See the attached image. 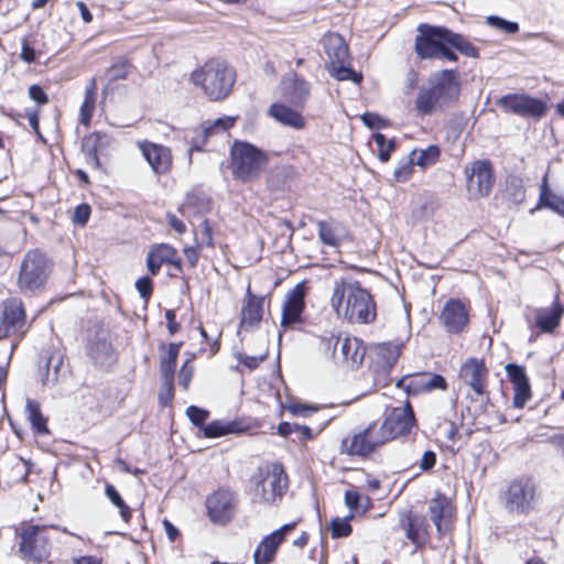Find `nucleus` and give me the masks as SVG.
Here are the masks:
<instances>
[{"mask_svg": "<svg viewBox=\"0 0 564 564\" xmlns=\"http://www.w3.org/2000/svg\"><path fill=\"white\" fill-rule=\"evenodd\" d=\"M419 61H458L457 52L469 58H479V48L462 33L442 25L420 23L413 45Z\"/></svg>", "mask_w": 564, "mask_h": 564, "instance_id": "1", "label": "nucleus"}, {"mask_svg": "<svg viewBox=\"0 0 564 564\" xmlns=\"http://www.w3.org/2000/svg\"><path fill=\"white\" fill-rule=\"evenodd\" d=\"M330 305L336 314L350 324L368 325L377 319V303L371 292L358 280H335Z\"/></svg>", "mask_w": 564, "mask_h": 564, "instance_id": "2", "label": "nucleus"}, {"mask_svg": "<svg viewBox=\"0 0 564 564\" xmlns=\"http://www.w3.org/2000/svg\"><path fill=\"white\" fill-rule=\"evenodd\" d=\"M63 532L76 538L67 528L56 524L36 523L34 520L22 521L14 529L18 554L21 560L31 564L51 563L53 549L57 542L56 532Z\"/></svg>", "mask_w": 564, "mask_h": 564, "instance_id": "3", "label": "nucleus"}, {"mask_svg": "<svg viewBox=\"0 0 564 564\" xmlns=\"http://www.w3.org/2000/svg\"><path fill=\"white\" fill-rule=\"evenodd\" d=\"M189 82L212 102L227 99L237 82L236 69L225 59L212 57L195 68Z\"/></svg>", "mask_w": 564, "mask_h": 564, "instance_id": "4", "label": "nucleus"}, {"mask_svg": "<svg viewBox=\"0 0 564 564\" xmlns=\"http://www.w3.org/2000/svg\"><path fill=\"white\" fill-rule=\"evenodd\" d=\"M256 501L265 506H278L286 495L290 478L282 462H263L250 477Z\"/></svg>", "mask_w": 564, "mask_h": 564, "instance_id": "5", "label": "nucleus"}, {"mask_svg": "<svg viewBox=\"0 0 564 564\" xmlns=\"http://www.w3.org/2000/svg\"><path fill=\"white\" fill-rule=\"evenodd\" d=\"M270 162L269 154L257 145L235 140L229 149L228 170L235 181L252 183L258 181Z\"/></svg>", "mask_w": 564, "mask_h": 564, "instance_id": "6", "label": "nucleus"}, {"mask_svg": "<svg viewBox=\"0 0 564 564\" xmlns=\"http://www.w3.org/2000/svg\"><path fill=\"white\" fill-rule=\"evenodd\" d=\"M54 262L45 251L35 248L23 256L17 276V288L23 295L42 292L53 272Z\"/></svg>", "mask_w": 564, "mask_h": 564, "instance_id": "7", "label": "nucleus"}, {"mask_svg": "<svg viewBox=\"0 0 564 564\" xmlns=\"http://www.w3.org/2000/svg\"><path fill=\"white\" fill-rule=\"evenodd\" d=\"M378 421H372L364 427H358L346 434L339 444V453L361 460L371 459L384 446Z\"/></svg>", "mask_w": 564, "mask_h": 564, "instance_id": "8", "label": "nucleus"}, {"mask_svg": "<svg viewBox=\"0 0 564 564\" xmlns=\"http://www.w3.org/2000/svg\"><path fill=\"white\" fill-rule=\"evenodd\" d=\"M323 47L328 58L326 68L332 77L337 80H351L355 84L362 82V74L352 69L350 53L345 39L336 32H328L324 35Z\"/></svg>", "mask_w": 564, "mask_h": 564, "instance_id": "9", "label": "nucleus"}, {"mask_svg": "<svg viewBox=\"0 0 564 564\" xmlns=\"http://www.w3.org/2000/svg\"><path fill=\"white\" fill-rule=\"evenodd\" d=\"M403 343L384 341L371 346L369 351V370L373 384L386 388L391 384V371L402 355Z\"/></svg>", "mask_w": 564, "mask_h": 564, "instance_id": "10", "label": "nucleus"}, {"mask_svg": "<svg viewBox=\"0 0 564 564\" xmlns=\"http://www.w3.org/2000/svg\"><path fill=\"white\" fill-rule=\"evenodd\" d=\"M378 427L386 445L393 441H406L417 429V420L411 402L406 400L402 406H394L387 411L382 422H378Z\"/></svg>", "mask_w": 564, "mask_h": 564, "instance_id": "11", "label": "nucleus"}, {"mask_svg": "<svg viewBox=\"0 0 564 564\" xmlns=\"http://www.w3.org/2000/svg\"><path fill=\"white\" fill-rule=\"evenodd\" d=\"M427 514L435 527L438 539L453 534L457 518L456 497L447 496L441 490H435L427 501Z\"/></svg>", "mask_w": 564, "mask_h": 564, "instance_id": "12", "label": "nucleus"}, {"mask_svg": "<svg viewBox=\"0 0 564 564\" xmlns=\"http://www.w3.org/2000/svg\"><path fill=\"white\" fill-rule=\"evenodd\" d=\"M471 302L467 297H449L437 316L438 324L451 336H460L470 325Z\"/></svg>", "mask_w": 564, "mask_h": 564, "instance_id": "13", "label": "nucleus"}, {"mask_svg": "<svg viewBox=\"0 0 564 564\" xmlns=\"http://www.w3.org/2000/svg\"><path fill=\"white\" fill-rule=\"evenodd\" d=\"M29 330L26 310L20 297H8L0 302V339L14 337L20 341Z\"/></svg>", "mask_w": 564, "mask_h": 564, "instance_id": "14", "label": "nucleus"}, {"mask_svg": "<svg viewBox=\"0 0 564 564\" xmlns=\"http://www.w3.org/2000/svg\"><path fill=\"white\" fill-rule=\"evenodd\" d=\"M205 507L207 517L214 524L227 525L237 512V494L229 488L220 487L206 497Z\"/></svg>", "mask_w": 564, "mask_h": 564, "instance_id": "15", "label": "nucleus"}, {"mask_svg": "<svg viewBox=\"0 0 564 564\" xmlns=\"http://www.w3.org/2000/svg\"><path fill=\"white\" fill-rule=\"evenodd\" d=\"M496 104L506 113L535 120L541 119L547 111L544 100L529 94H507L498 98Z\"/></svg>", "mask_w": 564, "mask_h": 564, "instance_id": "16", "label": "nucleus"}, {"mask_svg": "<svg viewBox=\"0 0 564 564\" xmlns=\"http://www.w3.org/2000/svg\"><path fill=\"white\" fill-rule=\"evenodd\" d=\"M310 281L303 280L289 290L284 296L281 308L280 326L286 330L304 322L303 314L306 308V296L310 292Z\"/></svg>", "mask_w": 564, "mask_h": 564, "instance_id": "17", "label": "nucleus"}, {"mask_svg": "<svg viewBox=\"0 0 564 564\" xmlns=\"http://www.w3.org/2000/svg\"><path fill=\"white\" fill-rule=\"evenodd\" d=\"M536 485L532 476L522 475L514 478L506 490V507L510 511L527 514L533 509Z\"/></svg>", "mask_w": 564, "mask_h": 564, "instance_id": "18", "label": "nucleus"}, {"mask_svg": "<svg viewBox=\"0 0 564 564\" xmlns=\"http://www.w3.org/2000/svg\"><path fill=\"white\" fill-rule=\"evenodd\" d=\"M398 527L416 550H424L431 540V527L427 518L411 509L401 510L398 514Z\"/></svg>", "mask_w": 564, "mask_h": 564, "instance_id": "19", "label": "nucleus"}, {"mask_svg": "<svg viewBox=\"0 0 564 564\" xmlns=\"http://www.w3.org/2000/svg\"><path fill=\"white\" fill-rule=\"evenodd\" d=\"M395 387L403 390L408 395H419L434 390L446 391L448 384L440 373L420 371L401 377L397 380Z\"/></svg>", "mask_w": 564, "mask_h": 564, "instance_id": "20", "label": "nucleus"}, {"mask_svg": "<svg viewBox=\"0 0 564 564\" xmlns=\"http://www.w3.org/2000/svg\"><path fill=\"white\" fill-rule=\"evenodd\" d=\"M467 191L474 197H487L495 183L494 166L489 160H476L465 167Z\"/></svg>", "mask_w": 564, "mask_h": 564, "instance_id": "21", "label": "nucleus"}, {"mask_svg": "<svg viewBox=\"0 0 564 564\" xmlns=\"http://www.w3.org/2000/svg\"><path fill=\"white\" fill-rule=\"evenodd\" d=\"M137 147L154 174L167 175L172 172L174 158L171 148L150 140H140Z\"/></svg>", "mask_w": 564, "mask_h": 564, "instance_id": "22", "label": "nucleus"}, {"mask_svg": "<svg viewBox=\"0 0 564 564\" xmlns=\"http://www.w3.org/2000/svg\"><path fill=\"white\" fill-rule=\"evenodd\" d=\"M270 303V296L254 294L248 284L240 310V329L249 330L258 327L263 319L265 306L269 308Z\"/></svg>", "mask_w": 564, "mask_h": 564, "instance_id": "23", "label": "nucleus"}, {"mask_svg": "<svg viewBox=\"0 0 564 564\" xmlns=\"http://www.w3.org/2000/svg\"><path fill=\"white\" fill-rule=\"evenodd\" d=\"M301 520H296L283 524L278 530L265 535L253 552L254 564H271L276 556L280 545L284 542L285 536L291 533Z\"/></svg>", "mask_w": 564, "mask_h": 564, "instance_id": "24", "label": "nucleus"}, {"mask_svg": "<svg viewBox=\"0 0 564 564\" xmlns=\"http://www.w3.org/2000/svg\"><path fill=\"white\" fill-rule=\"evenodd\" d=\"M458 376L476 395L481 397L487 393L489 369L482 358L466 359L460 366Z\"/></svg>", "mask_w": 564, "mask_h": 564, "instance_id": "25", "label": "nucleus"}, {"mask_svg": "<svg viewBox=\"0 0 564 564\" xmlns=\"http://www.w3.org/2000/svg\"><path fill=\"white\" fill-rule=\"evenodd\" d=\"M430 83V87L446 107L458 100L462 87L457 69H442L433 75Z\"/></svg>", "mask_w": 564, "mask_h": 564, "instance_id": "26", "label": "nucleus"}, {"mask_svg": "<svg viewBox=\"0 0 564 564\" xmlns=\"http://www.w3.org/2000/svg\"><path fill=\"white\" fill-rule=\"evenodd\" d=\"M505 370L513 391L512 406L523 409L533 397L525 368L521 365L510 362L505 366Z\"/></svg>", "mask_w": 564, "mask_h": 564, "instance_id": "27", "label": "nucleus"}, {"mask_svg": "<svg viewBox=\"0 0 564 564\" xmlns=\"http://www.w3.org/2000/svg\"><path fill=\"white\" fill-rule=\"evenodd\" d=\"M112 142L111 135L106 131L95 130L85 134L80 142V150L85 161L93 169H101L100 155L106 152Z\"/></svg>", "mask_w": 564, "mask_h": 564, "instance_id": "28", "label": "nucleus"}, {"mask_svg": "<svg viewBox=\"0 0 564 564\" xmlns=\"http://www.w3.org/2000/svg\"><path fill=\"white\" fill-rule=\"evenodd\" d=\"M317 237L322 245L339 248L343 242L350 239L347 226L334 217L315 221Z\"/></svg>", "mask_w": 564, "mask_h": 564, "instance_id": "29", "label": "nucleus"}, {"mask_svg": "<svg viewBox=\"0 0 564 564\" xmlns=\"http://www.w3.org/2000/svg\"><path fill=\"white\" fill-rule=\"evenodd\" d=\"M563 315L564 306L556 297L550 307L536 310L534 322L530 324V328L538 329L540 333H553L560 326Z\"/></svg>", "mask_w": 564, "mask_h": 564, "instance_id": "30", "label": "nucleus"}, {"mask_svg": "<svg viewBox=\"0 0 564 564\" xmlns=\"http://www.w3.org/2000/svg\"><path fill=\"white\" fill-rule=\"evenodd\" d=\"M550 171L547 170L542 176L539 185V198L536 205L530 209V214L546 208L564 217V195L554 193L550 186Z\"/></svg>", "mask_w": 564, "mask_h": 564, "instance_id": "31", "label": "nucleus"}, {"mask_svg": "<svg viewBox=\"0 0 564 564\" xmlns=\"http://www.w3.org/2000/svg\"><path fill=\"white\" fill-rule=\"evenodd\" d=\"M268 116L284 127L295 130L304 129L306 120L299 108L284 102H273L268 109Z\"/></svg>", "mask_w": 564, "mask_h": 564, "instance_id": "32", "label": "nucleus"}, {"mask_svg": "<svg viewBox=\"0 0 564 564\" xmlns=\"http://www.w3.org/2000/svg\"><path fill=\"white\" fill-rule=\"evenodd\" d=\"M282 96L293 107L303 110L311 94V85L303 77L293 74L284 84Z\"/></svg>", "mask_w": 564, "mask_h": 564, "instance_id": "33", "label": "nucleus"}, {"mask_svg": "<svg viewBox=\"0 0 564 564\" xmlns=\"http://www.w3.org/2000/svg\"><path fill=\"white\" fill-rule=\"evenodd\" d=\"M249 429L250 425L241 417L231 421L214 420L207 423L198 435L204 438H217L229 434H241Z\"/></svg>", "mask_w": 564, "mask_h": 564, "instance_id": "34", "label": "nucleus"}, {"mask_svg": "<svg viewBox=\"0 0 564 564\" xmlns=\"http://www.w3.org/2000/svg\"><path fill=\"white\" fill-rule=\"evenodd\" d=\"M343 361L350 368L357 369L362 365L367 354V347L364 340L347 336L343 339L340 346Z\"/></svg>", "mask_w": 564, "mask_h": 564, "instance_id": "35", "label": "nucleus"}, {"mask_svg": "<svg viewBox=\"0 0 564 564\" xmlns=\"http://www.w3.org/2000/svg\"><path fill=\"white\" fill-rule=\"evenodd\" d=\"M98 85L95 77L90 78L85 87L84 100L79 108V123L85 128L91 126L97 106Z\"/></svg>", "mask_w": 564, "mask_h": 564, "instance_id": "36", "label": "nucleus"}, {"mask_svg": "<svg viewBox=\"0 0 564 564\" xmlns=\"http://www.w3.org/2000/svg\"><path fill=\"white\" fill-rule=\"evenodd\" d=\"M445 108L446 105L438 98L430 86L421 88L414 100V109L417 115L422 117L430 116Z\"/></svg>", "mask_w": 564, "mask_h": 564, "instance_id": "37", "label": "nucleus"}, {"mask_svg": "<svg viewBox=\"0 0 564 564\" xmlns=\"http://www.w3.org/2000/svg\"><path fill=\"white\" fill-rule=\"evenodd\" d=\"M175 247L169 243H156L153 245L147 254V269L151 276H156L162 265L166 264L173 254Z\"/></svg>", "mask_w": 564, "mask_h": 564, "instance_id": "38", "label": "nucleus"}, {"mask_svg": "<svg viewBox=\"0 0 564 564\" xmlns=\"http://www.w3.org/2000/svg\"><path fill=\"white\" fill-rule=\"evenodd\" d=\"M25 412L34 434L46 435L50 433L47 417L42 413L41 404L36 400L28 399Z\"/></svg>", "mask_w": 564, "mask_h": 564, "instance_id": "39", "label": "nucleus"}, {"mask_svg": "<svg viewBox=\"0 0 564 564\" xmlns=\"http://www.w3.org/2000/svg\"><path fill=\"white\" fill-rule=\"evenodd\" d=\"M210 209V198L204 193L192 191L186 194L184 202L178 206L177 210L182 216L192 212L194 214H203Z\"/></svg>", "mask_w": 564, "mask_h": 564, "instance_id": "40", "label": "nucleus"}, {"mask_svg": "<svg viewBox=\"0 0 564 564\" xmlns=\"http://www.w3.org/2000/svg\"><path fill=\"white\" fill-rule=\"evenodd\" d=\"M216 235L217 225L210 219L205 218L194 230V241L204 249H214L216 246Z\"/></svg>", "mask_w": 564, "mask_h": 564, "instance_id": "41", "label": "nucleus"}, {"mask_svg": "<svg viewBox=\"0 0 564 564\" xmlns=\"http://www.w3.org/2000/svg\"><path fill=\"white\" fill-rule=\"evenodd\" d=\"M182 346L183 341L169 344L166 355L160 359V372L162 378H174Z\"/></svg>", "mask_w": 564, "mask_h": 564, "instance_id": "42", "label": "nucleus"}, {"mask_svg": "<svg viewBox=\"0 0 564 564\" xmlns=\"http://www.w3.org/2000/svg\"><path fill=\"white\" fill-rule=\"evenodd\" d=\"M412 152H415L414 163L422 170L436 164L442 153L437 144H431L426 149H414Z\"/></svg>", "mask_w": 564, "mask_h": 564, "instance_id": "43", "label": "nucleus"}, {"mask_svg": "<svg viewBox=\"0 0 564 564\" xmlns=\"http://www.w3.org/2000/svg\"><path fill=\"white\" fill-rule=\"evenodd\" d=\"M105 495L111 501V503L118 508L122 521L129 523L132 519V510L126 503L116 487L107 482L105 486Z\"/></svg>", "mask_w": 564, "mask_h": 564, "instance_id": "44", "label": "nucleus"}, {"mask_svg": "<svg viewBox=\"0 0 564 564\" xmlns=\"http://www.w3.org/2000/svg\"><path fill=\"white\" fill-rule=\"evenodd\" d=\"M135 69L134 65L127 57H119L112 62L107 69V75L110 82L127 79L128 76Z\"/></svg>", "mask_w": 564, "mask_h": 564, "instance_id": "45", "label": "nucleus"}, {"mask_svg": "<svg viewBox=\"0 0 564 564\" xmlns=\"http://www.w3.org/2000/svg\"><path fill=\"white\" fill-rule=\"evenodd\" d=\"M345 503L349 510L355 512H367L371 508V499L368 496L360 495L355 489L345 492Z\"/></svg>", "mask_w": 564, "mask_h": 564, "instance_id": "46", "label": "nucleus"}, {"mask_svg": "<svg viewBox=\"0 0 564 564\" xmlns=\"http://www.w3.org/2000/svg\"><path fill=\"white\" fill-rule=\"evenodd\" d=\"M415 152H410L409 156L401 160L393 172V180L397 183L408 182L414 174Z\"/></svg>", "mask_w": 564, "mask_h": 564, "instance_id": "47", "label": "nucleus"}, {"mask_svg": "<svg viewBox=\"0 0 564 564\" xmlns=\"http://www.w3.org/2000/svg\"><path fill=\"white\" fill-rule=\"evenodd\" d=\"M372 139L377 145L378 159L383 163L388 162L391 153L397 149V142L393 139L387 140L386 135L380 132H376Z\"/></svg>", "mask_w": 564, "mask_h": 564, "instance_id": "48", "label": "nucleus"}, {"mask_svg": "<svg viewBox=\"0 0 564 564\" xmlns=\"http://www.w3.org/2000/svg\"><path fill=\"white\" fill-rule=\"evenodd\" d=\"M186 415L191 423L198 429L199 433L206 426V421L210 416V412L206 409L199 408L197 405H189L186 409Z\"/></svg>", "mask_w": 564, "mask_h": 564, "instance_id": "49", "label": "nucleus"}, {"mask_svg": "<svg viewBox=\"0 0 564 564\" xmlns=\"http://www.w3.org/2000/svg\"><path fill=\"white\" fill-rule=\"evenodd\" d=\"M237 360L239 361V365L235 367V370L242 372L241 366L246 368L248 371H253L258 369L262 361H264L268 357L267 354L260 355V356H249L243 352H237L235 355Z\"/></svg>", "mask_w": 564, "mask_h": 564, "instance_id": "50", "label": "nucleus"}, {"mask_svg": "<svg viewBox=\"0 0 564 564\" xmlns=\"http://www.w3.org/2000/svg\"><path fill=\"white\" fill-rule=\"evenodd\" d=\"M158 401L162 408L171 406L175 395L174 378H162Z\"/></svg>", "mask_w": 564, "mask_h": 564, "instance_id": "51", "label": "nucleus"}, {"mask_svg": "<svg viewBox=\"0 0 564 564\" xmlns=\"http://www.w3.org/2000/svg\"><path fill=\"white\" fill-rule=\"evenodd\" d=\"M198 329L203 338L198 350L199 354H206L208 357L215 356L220 348L219 339L212 338L202 325L198 327Z\"/></svg>", "mask_w": 564, "mask_h": 564, "instance_id": "52", "label": "nucleus"}, {"mask_svg": "<svg viewBox=\"0 0 564 564\" xmlns=\"http://www.w3.org/2000/svg\"><path fill=\"white\" fill-rule=\"evenodd\" d=\"M352 527L349 518H335L330 521V535L333 539L347 538L351 534Z\"/></svg>", "mask_w": 564, "mask_h": 564, "instance_id": "53", "label": "nucleus"}, {"mask_svg": "<svg viewBox=\"0 0 564 564\" xmlns=\"http://www.w3.org/2000/svg\"><path fill=\"white\" fill-rule=\"evenodd\" d=\"M35 42L36 40L33 34L26 35L21 40L20 58L28 64L36 62L37 55L34 48Z\"/></svg>", "mask_w": 564, "mask_h": 564, "instance_id": "54", "label": "nucleus"}, {"mask_svg": "<svg viewBox=\"0 0 564 564\" xmlns=\"http://www.w3.org/2000/svg\"><path fill=\"white\" fill-rule=\"evenodd\" d=\"M167 265L171 268V271L169 272L171 278H181L186 285L188 284V276H186L184 272L185 264L178 257V251L176 248H174L173 254L171 256Z\"/></svg>", "mask_w": 564, "mask_h": 564, "instance_id": "55", "label": "nucleus"}, {"mask_svg": "<svg viewBox=\"0 0 564 564\" xmlns=\"http://www.w3.org/2000/svg\"><path fill=\"white\" fill-rule=\"evenodd\" d=\"M29 98L35 104L33 108H39L42 111V107L50 102V97L45 89L39 84H32L28 89Z\"/></svg>", "mask_w": 564, "mask_h": 564, "instance_id": "56", "label": "nucleus"}, {"mask_svg": "<svg viewBox=\"0 0 564 564\" xmlns=\"http://www.w3.org/2000/svg\"><path fill=\"white\" fill-rule=\"evenodd\" d=\"M134 286L140 297L144 301L145 304H148L154 291V283L152 279L148 275L141 276L135 281Z\"/></svg>", "mask_w": 564, "mask_h": 564, "instance_id": "57", "label": "nucleus"}, {"mask_svg": "<svg viewBox=\"0 0 564 564\" xmlns=\"http://www.w3.org/2000/svg\"><path fill=\"white\" fill-rule=\"evenodd\" d=\"M203 250L204 248L199 247L197 243L193 246L186 245L183 247L182 252L185 257V264L188 269H195L197 267Z\"/></svg>", "mask_w": 564, "mask_h": 564, "instance_id": "58", "label": "nucleus"}, {"mask_svg": "<svg viewBox=\"0 0 564 564\" xmlns=\"http://www.w3.org/2000/svg\"><path fill=\"white\" fill-rule=\"evenodd\" d=\"M446 440L448 441L447 449L452 454H457L462 449V445L457 444L458 440L460 438L458 426L449 422L446 426Z\"/></svg>", "mask_w": 564, "mask_h": 564, "instance_id": "59", "label": "nucleus"}, {"mask_svg": "<svg viewBox=\"0 0 564 564\" xmlns=\"http://www.w3.org/2000/svg\"><path fill=\"white\" fill-rule=\"evenodd\" d=\"M195 368L192 365V359H186L180 371H178V384L183 388L184 391L189 389Z\"/></svg>", "mask_w": 564, "mask_h": 564, "instance_id": "60", "label": "nucleus"}, {"mask_svg": "<svg viewBox=\"0 0 564 564\" xmlns=\"http://www.w3.org/2000/svg\"><path fill=\"white\" fill-rule=\"evenodd\" d=\"M437 464V454L433 449H427L423 453L416 465L421 474H430L433 471Z\"/></svg>", "mask_w": 564, "mask_h": 564, "instance_id": "61", "label": "nucleus"}, {"mask_svg": "<svg viewBox=\"0 0 564 564\" xmlns=\"http://www.w3.org/2000/svg\"><path fill=\"white\" fill-rule=\"evenodd\" d=\"M487 23L494 28H497L508 34H513L519 31V24L517 22L507 21L497 15H490L487 18Z\"/></svg>", "mask_w": 564, "mask_h": 564, "instance_id": "62", "label": "nucleus"}, {"mask_svg": "<svg viewBox=\"0 0 564 564\" xmlns=\"http://www.w3.org/2000/svg\"><path fill=\"white\" fill-rule=\"evenodd\" d=\"M25 465H26V462L23 459H19L13 464L12 469L17 470L18 475L14 478L7 480V485L9 487H12L17 484H26L28 482L30 470Z\"/></svg>", "mask_w": 564, "mask_h": 564, "instance_id": "63", "label": "nucleus"}, {"mask_svg": "<svg viewBox=\"0 0 564 564\" xmlns=\"http://www.w3.org/2000/svg\"><path fill=\"white\" fill-rule=\"evenodd\" d=\"M91 215V207L87 203L79 204L75 207L72 220L75 225L85 226Z\"/></svg>", "mask_w": 564, "mask_h": 564, "instance_id": "64", "label": "nucleus"}]
</instances>
